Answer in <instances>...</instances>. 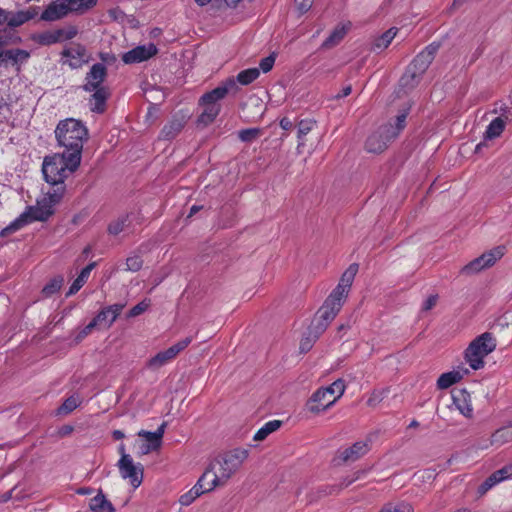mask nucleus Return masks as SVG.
Instances as JSON below:
<instances>
[{
	"label": "nucleus",
	"mask_w": 512,
	"mask_h": 512,
	"mask_svg": "<svg viewBox=\"0 0 512 512\" xmlns=\"http://www.w3.org/2000/svg\"><path fill=\"white\" fill-rule=\"evenodd\" d=\"M260 75V71L258 68H249L242 70L238 73L236 79L242 85H249L253 81H255Z\"/></svg>",
	"instance_id": "a19ab883"
},
{
	"label": "nucleus",
	"mask_w": 512,
	"mask_h": 512,
	"mask_svg": "<svg viewBox=\"0 0 512 512\" xmlns=\"http://www.w3.org/2000/svg\"><path fill=\"white\" fill-rule=\"evenodd\" d=\"M107 76V69L104 64H94L86 75L84 90L92 92L94 89L102 88V83Z\"/></svg>",
	"instance_id": "a211bd4d"
},
{
	"label": "nucleus",
	"mask_w": 512,
	"mask_h": 512,
	"mask_svg": "<svg viewBox=\"0 0 512 512\" xmlns=\"http://www.w3.org/2000/svg\"><path fill=\"white\" fill-rule=\"evenodd\" d=\"M409 109H404L395 118L394 123H387L380 126L375 132L368 136L365 149L369 153H382L388 145L395 140L406 126V118Z\"/></svg>",
	"instance_id": "20e7f679"
},
{
	"label": "nucleus",
	"mask_w": 512,
	"mask_h": 512,
	"mask_svg": "<svg viewBox=\"0 0 512 512\" xmlns=\"http://www.w3.org/2000/svg\"><path fill=\"white\" fill-rule=\"evenodd\" d=\"M508 119V114H502L501 116L492 120L485 131V139H494L499 137L503 132L505 128V122Z\"/></svg>",
	"instance_id": "bb28decb"
},
{
	"label": "nucleus",
	"mask_w": 512,
	"mask_h": 512,
	"mask_svg": "<svg viewBox=\"0 0 512 512\" xmlns=\"http://www.w3.org/2000/svg\"><path fill=\"white\" fill-rule=\"evenodd\" d=\"M422 75L423 73H418V70L412 68V65L409 64L405 73L400 78V85L404 88L411 89L419 82Z\"/></svg>",
	"instance_id": "2f4dec72"
},
{
	"label": "nucleus",
	"mask_w": 512,
	"mask_h": 512,
	"mask_svg": "<svg viewBox=\"0 0 512 512\" xmlns=\"http://www.w3.org/2000/svg\"><path fill=\"white\" fill-rule=\"evenodd\" d=\"M345 382L343 379H337L327 387L316 390L309 402V410L312 413H320L332 406L345 391Z\"/></svg>",
	"instance_id": "423d86ee"
},
{
	"label": "nucleus",
	"mask_w": 512,
	"mask_h": 512,
	"mask_svg": "<svg viewBox=\"0 0 512 512\" xmlns=\"http://www.w3.org/2000/svg\"><path fill=\"white\" fill-rule=\"evenodd\" d=\"M379 512H413V508L410 504L401 502L397 504H388Z\"/></svg>",
	"instance_id": "a18cd8bd"
},
{
	"label": "nucleus",
	"mask_w": 512,
	"mask_h": 512,
	"mask_svg": "<svg viewBox=\"0 0 512 512\" xmlns=\"http://www.w3.org/2000/svg\"><path fill=\"white\" fill-rule=\"evenodd\" d=\"M96 2L97 0H66V14L68 12L83 14L91 9Z\"/></svg>",
	"instance_id": "7c9ffc66"
},
{
	"label": "nucleus",
	"mask_w": 512,
	"mask_h": 512,
	"mask_svg": "<svg viewBox=\"0 0 512 512\" xmlns=\"http://www.w3.org/2000/svg\"><path fill=\"white\" fill-rule=\"evenodd\" d=\"M368 444L363 441L354 443L351 447L346 448L340 454L341 459L344 462H354L360 457L364 456L368 452Z\"/></svg>",
	"instance_id": "4be33fe9"
},
{
	"label": "nucleus",
	"mask_w": 512,
	"mask_h": 512,
	"mask_svg": "<svg viewBox=\"0 0 512 512\" xmlns=\"http://www.w3.org/2000/svg\"><path fill=\"white\" fill-rule=\"evenodd\" d=\"M211 475L203 473L198 479L197 483L185 494L181 495L179 502L182 506H189L194 502L196 498L204 493L210 492L213 489L210 488L209 478Z\"/></svg>",
	"instance_id": "dca6fc26"
},
{
	"label": "nucleus",
	"mask_w": 512,
	"mask_h": 512,
	"mask_svg": "<svg viewBox=\"0 0 512 512\" xmlns=\"http://www.w3.org/2000/svg\"><path fill=\"white\" fill-rule=\"evenodd\" d=\"M437 300H438V295L437 294H434V295H430L426 301L424 302L423 304V310L424 311H428V310H431L437 303Z\"/></svg>",
	"instance_id": "680f3d73"
},
{
	"label": "nucleus",
	"mask_w": 512,
	"mask_h": 512,
	"mask_svg": "<svg viewBox=\"0 0 512 512\" xmlns=\"http://www.w3.org/2000/svg\"><path fill=\"white\" fill-rule=\"evenodd\" d=\"M149 305V301L146 300L139 302L137 305L130 309V311L128 312V317H136L141 315L148 309Z\"/></svg>",
	"instance_id": "3c124183"
},
{
	"label": "nucleus",
	"mask_w": 512,
	"mask_h": 512,
	"mask_svg": "<svg viewBox=\"0 0 512 512\" xmlns=\"http://www.w3.org/2000/svg\"><path fill=\"white\" fill-rule=\"evenodd\" d=\"M346 35L344 27H336L332 33L322 43L323 49H331L338 45Z\"/></svg>",
	"instance_id": "c9c22d12"
},
{
	"label": "nucleus",
	"mask_w": 512,
	"mask_h": 512,
	"mask_svg": "<svg viewBox=\"0 0 512 512\" xmlns=\"http://www.w3.org/2000/svg\"><path fill=\"white\" fill-rule=\"evenodd\" d=\"M95 266H96V262H91L90 264H88L86 267H84L81 270V272L78 276L83 278V280H85L87 282L89 275H90L91 271L95 268Z\"/></svg>",
	"instance_id": "e2e57ef3"
},
{
	"label": "nucleus",
	"mask_w": 512,
	"mask_h": 512,
	"mask_svg": "<svg viewBox=\"0 0 512 512\" xmlns=\"http://www.w3.org/2000/svg\"><path fill=\"white\" fill-rule=\"evenodd\" d=\"M29 57V52L22 49H9L5 52V60L13 64H22L26 62Z\"/></svg>",
	"instance_id": "58836bf2"
},
{
	"label": "nucleus",
	"mask_w": 512,
	"mask_h": 512,
	"mask_svg": "<svg viewBox=\"0 0 512 512\" xmlns=\"http://www.w3.org/2000/svg\"><path fill=\"white\" fill-rule=\"evenodd\" d=\"M314 0H295V5L298 11L303 14L306 13L313 5Z\"/></svg>",
	"instance_id": "4d7b16f0"
},
{
	"label": "nucleus",
	"mask_w": 512,
	"mask_h": 512,
	"mask_svg": "<svg viewBox=\"0 0 512 512\" xmlns=\"http://www.w3.org/2000/svg\"><path fill=\"white\" fill-rule=\"evenodd\" d=\"M120 476L129 480L133 488H138L144 477V466L141 463H135L130 455H123L118 463Z\"/></svg>",
	"instance_id": "1a4fd4ad"
},
{
	"label": "nucleus",
	"mask_w": 512,
	"mask_h": 512,
	"mask_svg": "<svg viewBox=\"0 0 512 512\" xmlns=\"http://www.w3.org/2000/svg\"><path fill=\"white\" fill-rule=\"evenodd\" d=\"M203 111L198 116L197 122L204 126L212 123L220 113V105H202Z\"/></svg>",
	"instance_id": "72a5a7b5"
},
{
	"label": "nucleus",
	"mask_w": 512,
	"mask_h": 512,
	"mask_svg": "<svg viewBox=\"0 0 512 512\" xmlns=\"http://www.w3.org/2000/svg\"><path fill=\"white\" fill-rule=\"evenodd\" d=\"M343 304L344 301L330 294L317 312L318 322L314 329H317L318 333H323L340 312Z\"/></svg>",
	"instance_id": "6e6552de"
},
{
	"label": "nucleus",
	"mask_w": 512,
	"mask_h": 512,
	"mask_svg": "<svg viewBox=\"0 0 512 512\" xmlns=\"http://www.w3.org/2000/svg\"><path fill=\"white\" fill-rule=\"evenodd\" d=\"M38 14L37 7H29L26 10H21L16 13H12L8 18L5 17L4 20H7L8 25L12 27H18L25 22L33 19Z\"/></svg>",
	"instance_id": "393cba45"
},
{
	"label": "nucleus",
	"mask_w": 512,
	"mask_h": 512,
	"mask_svg": "<svg viewBox=\"0 0 512 512\" xmlns=\"http://www.w3.org/2000/svg\"><path fill=\"white\" fill-rule=\"evenodd\" d=\"M237 90L234 78L227 79L222 85L205 93L199 100L200 105H219L217 102L223 99L230 91Z\"/></svg>",
	"instance_id": "ddd939ff"
},
{
	"label": "nucleus",
	"mask_w": 512,
	"mask_h": 512,
	"mask_svg": "<svg viewBox=\"0 0 512 512\" xmlns=\"http://www.w3.org/2000/svg\"><path fill=\"white\" fill-rule=\"evenodd\" d=\"M316 122L312 119H304L298 123L297 137L298 149L305 145L304 137L314 128Z\"/></svg>",
	"instance_id": "4c0bfd02"
},
{
	"label": "nucleus",
	"mask_w": 512,
	"mask_h": 512,
	"mask_svg": "<svg viewBox=\"0 0 512 512\" xmlns=\"http://www.w3.org/2000/svg\"><path fill=\"white\" fill-rule=\"evenodd\" d=\"M138 435L144 437L150 443L149 446L143 448V454H147L150 450H157L161 446V441L154 432L141 430L138 432Z\"/></svg>",
	"instance_id": "79ce46f5"
},
{
	"label": "nucleus",
	"mask_w": 512,
	"mask_h": 512,
	"mask_svg": "<svg viewBox=\"0 0 512 512\" xmlns=\"http://www.w3.org/2000/svg\"><path fill=\"white\" fill-rule=\"evenodd\" d=\"M387 395V390H374L367 400V405L370 407H375L378 405Z\"/></svg>",
	"instance_id": "de8ad7c7"
},
{
	"label": "nucleus",
	"mask_w": 512,
	"mask_h": 512,
	"mask_svg": "<svg viewBox=\"0 0 512 512\" xmlns=\"http://www.w3.org/2000/svg\"><path fill=\"white\" fill-rule=\"evenodd\" d=\"M504 248L499 246L488 252L483 253L481 256L475 258L467 265L462 267L461 273L465 275H473L480 271L493 266L497 260L504 255Z\"/></svg>",
	"instance_id": "9d476101"
},
{
	"label": "nucleus",
	"mask_w": 512,
	"mask_h": 512,
	"mask_svg": "<svg viewBox=\"0 0 512 512\" xmlns=\"http://www.w3.org/2000/svg\"><path fill=\"white\" fill-rule=\"evenodd\" d=\"M86 283L85 280H83V278L81 277H77L74 282L72 283V285L70 286L68 292H66V297L67 296H70V295H74L76 294L82 287L83 285Z\"/></svg>",
	"instance_id": "5fc2aeb1"
},
{
	"label": "nucleus",
	"mask_w": 512,
	"mask_h": 512,
	"mask_svg": "<svg viewBox=\"0 0 512 512\" xmlns=\"http://www.w3.org/2000/svg\"><path fill=\"white\" fill-rule=\"evenodd\" d=\"M494 485L491 483L489 478H487L479 487L477 490L478 495L481 497L485 495L491 488H493Z\"/></svg>",
	"instance_id": "13d9d810"
},
{
	"label": "nucleus",
	"mask_w": 512,
	"mask_h": 512,
	"mask_svg": "<svg viewBox=\"0 0 512 512\" xmlns=\"http://www.w3.org/2000/svg\"><path fill=\"white\" fill-rule=\"evenodd\" d=\"M185 122L183 118L173 117L167 124L162 128L159 138L163 140L174 139L183 129Z\"/></svg>",
	"instance_id": "b1692460"
},
{
	"label": "nucleus",
	"mask_w": 512,
	"mask_h": 512,
	"mask_svg": "<svg viewBox=\"0 0 512 512\" xmlns=\"http://www.w3.org/2000/svg\"><path fill=\"white\" fill-rule=\"evenodd\" d=\"M247 457L248 451L240 448L217 456L204 471L205 474L211 475L208 477L210 481L209 489L225 485Z\"/></svg>",
	"instance_id": "f03ea898"
},
{
	"label": "nucleus",
	"mask_w": 512,
	"mask_h": 512,
	"mask_svg": "<svg viewBox=\"0 0 512 512\" xmlns=\"http://www.w3.org/2000/svg\"><path fill=\"white\" fill-rule=\"evenodd\" d=\"M130 215H122L112 221L108 226V232L112 235H118L123 232L130 224L129 222Z\"/></svg>",
	"instance_id": "ea45409f"
},
{
	"label": "nucleus",
	"mask_w": 512,
	"mask_h": 512,
	"mask_svg": "<svg viewBox=\"0 0 512 512\" xmlns=\"http://www.w3.org/2000/svg\"><path fill=\"white\" fill-rule=\"evenodd\" d=\"M279 125L283 130H286V131L291 130L294 127L293 121L291 119H289L288 117H283L280 120Z\"/></svg>",
	"instance_id": "0e129e2a"
},
{
	"label": "nucleus",
	"mask_w": 512,
	"mask_h": 512,
	"mask_svg": "<svg viewBox=\"0 0 512 512\" xmlns=\"http://www.w3.org/2000/svg\"><path fill=\"white\" fill-rule=\"evenodd\" d=\"M495 474L498 476L501 482L510 478L512 476V464L506 465L503 468L495 471Z\"/></svg>",
	"instance_id": "6e6d98bb"
},
{
	"label": "nucleus",
	"mask_w": 512,
	"mask_h": 512,
	"mask_svg": "<svg viewBox=\"0 0 512 512\" xmlns=\"http://www.w3.org/2000/svg\"><path fill=\"white\" fill-rule=\"evenodd\" d=\"M64 131V121H60L56 127L55 134L59 144L62 146L64 142L62 140V133Z\"/></svg>",
	"instance_id": "69168bd1"
},
{
	"label": "nucleus",
	"mask_w": 512,
	"mask_h": 512,
	"mask_svg": "<svg viewBox=\"0 0 512 512\" xmlns=\"http://www.w3.org/2000/svg\"><path fill=\"white\" fill-rule=\"evenodd\" d=\"M42 173L47 183L59 186L56 190L64 192V153L46 156L42 164Z\"/></svg>",
	"instance_id": "0eeeda50"
},
{
	"label": "nucleus",
	"mask_w": 512,
	"mask_h": 512,
	"mask_svg": "<svg viewBox=\"0 0 512 512\" xmlns=\"http://www.w3.org/2000/svg\"><path fill=\"white\" fill-rule=\"evenodd\" d=\"M262 134L260 128H247L238 132V138L245 143H251L259 138Z\"/></svg>",
	"instance_id": "37998d69"
},
{
	"label": "nucleus",
	"mask_w": 512,
	"mask_h": 512,
	"mask_svg": "<svg viewBox=\"0 0 512 512\" xmlns=\"http://www.w3.org/2000/svg\"><path fill=\"white\" fill-rule=\"evenodd\" d=\"M62 286V279H53L50 283H48L46 286H44L42 293L49 297L53 295L54 293L58 292Z\"/></svg>",
	"instance_id": "09e8293b"
},
{
	"label": "nucleus",
	"mask_w": 512,
	"mask_h": 512,
	"mask_svg": "<svg viewBox=\"0 0 512 512\" xmlns=\"http://www.w3.org/2000/svg\"><path fill=\"white\" fill-rule=\"evenodd\" d=\"M124 305L114 304L103 308L96 317L83 329L84 336H87L95 327L108 329L116 320Z\"/></svg>",
	"instance_id": "f8f14e48"
},
{
	"label": "nucleus",
	"mask_w": 512,
	"mask_h": 512,
	"mask_svg": "<svg viewBox=\"0 0 512 512\" xmlns=\"http://www.w3.org/2000/svg\"><path fill=\"white\" fill-rule=\"evenodd\" d=\"M494 485L491 483L489 478H487L479 487L477 490L478 495L481 497L485 495L491 488H493Z\"/></svg>",
	"instance_id": "bf43d9fd"
},
{
	"label": "nucleus",
	"mask_w": 512,
	"mask_h": 512,
	"mask_svg": "<svg viewBox=\"0 0 512 512\" xmlns=\"http://www.w3.org/2000/svg\"><path fill=\"white\" fill-rule=\"evenodd\" d=\"M82 402L83 398L77 393L66 398V413L74 411Z\"/></svg>",
	"instance_id": "8fccbe9b"
},
{
	"label": "nucleus",
	"mask_w": 512,
	"mask_h": 512,
	"mask_svg": "<svg viewBox=\"0 0 512 512\" xmlns=\"http://www.w3.org/2000/svg\"><path fill=\"white\" fill-rule=\"evenodd\" d=\"M495 348L496 340L492 333L485 332L469 344L465 350V359L473 370H479L484 366V358Z\"/></svg>",
	"instance_id": "39448f33"
},
{
	"label": "nucleus",
	"mask_w": 512,
	"mask_h": 512,
	"mask_svg": "<svg viewBox=\"0 0 512 512\" xmlns=\"http://www.w3.org/2000/svg\"><path fill=\"white\" fill-rule=\"evenodd\" d=\"M510 441H512V422L506 426L497 429L491 435L492 445L500 446Z\"/></svg>",
	"instance_id": "c756f323"
},
{
	"label": "nucleus",
	"mask_w": 512,
	"mask_h": 512,
	"mask_svg": "<svg viewBox=\"0 0 512 512\" xmlns=\"http://www.w3.org/2000/svg\"><path fill=\"white\" fill-rule=\"evenodd\" d=\"M143 260L139 255H132L126 259L128 271L137 272L142 268Z\"/></svg>",
	"instance_id": "49530a36"
},
{
	"label": "nucleus",
	"mask_w": 512,
	"mask_h": 512,
	"mask_svg": "<svg viewBox=\"0 0 512 512\" xmlns=\"http://www.w3.org/2000/svg\"><path fill=\"white\" fill-rule=\"evenodd\" d=\"M315 332L312 334V330L307 337L303 338L300 342V351L301 353H307L314 345L316 339L319 337L321 333H318L317 329H314Z\"/></svg>",
	"instance_id": "c03bdc74"
},
{
	"label": "nucleus",
	"mask_w": 512,
	"mask_h": 512,
	"mask_svg": "<svg viewBox=\"0 0 512 512\" xmlns=\"http://www.w3.org/2000/svg\"><path fill=\"white\" fill-rule=\"evenodd\" d=\"M17 490V486H15L14 488H12L11 490L5 492L4 494H2L0 496V502H8L9 500L11 499H17V500H21L24 498V495L20 494V493H17L14 495V492Z\"/></svg>",
	"instance_id": "864d4df0"
},
{
	"label": "nucleus",
	"mask_w": 512,
	"mask_h": 512,
	"mask_svg": "<svg viewBox=\"0 0 512 512\" xmlns=\"http://www.w3.org/2000/svg\"><path fill=\"white\" fill-rule=\"evenodd\" d=\"M357 272L358 264H351L342 274L338 285L330 294L345 302Z\"/></svg>",
	"instance_id": "4468645a"
},
{
	"label": "nucleus",
	"mask_w": 512,
	"mask_h": 512,
	"mask_svg": "<svg viewBox=\"0 0 512 512\" xmlns=\"http://www.w3.org/2000/svg\"><path fill=\"white\" fill-rule=\"evenodd\" d=\"M62 197L63 191L60 189L48 191L35 205L26 207L13 222L3 228L0 236L6 237L35 221H46L54 213V207L60 203Z\"/></svg>",
	"instance_id": "f257e3e1"
},
{
	"label": "nucleus",
	"mask_w": 512,
	"mask_h": 512,
	"mask_svg": "<svg viewBox=\"0 0 512 512\" xmlns=\"http://www.w3.org/2000/svg\"><path fill=\"white\" fill-rule=\"evenodd\" d=\"M89 506L93 512H115L114 506L106 498L102 490H99L97 495L90 500Z\"/></svg>",
	"instance_id": "a878e982"
},
{
	"label": "nucleus",
	"mask_w": 512,
	"mask_h": 512,
	"mask_svg": "<svg viewBox=\"0 0 512 512\" xmlns=\"http://www.w3.org/2000/svg\"><path fill=\"white\" fill-rule=\"evenodd\" d=\"M468 373L469 371L466 368L443 373L437 380V386L439 389H447L453 384L459 382L464 377V375Z\"/></svg>",
	"instance_id": "5701e85b"
},
{
	"label": "nucleus",
	"mask_w": 512,
	"mask_h": 512,
	"mask_svg": "<svg viewBox=\"0 0 512 512\" xmlns=\"http://www.w3.org/2000/svg\"><path fill=\"white\" fill-rule=\"evenodd\" d=\"M88 60L89 56L84 46L76 43L66 45V63H68L71 68H79L87 63Z\"/></svg>",
	"instance_id": "6ab92c4d"
},
{
	"label": "nucleus",
	"mask_w": 512,
	"mask_h": 512,
	"mask_svg": "<svg viewBox=\"0 0 512 512\" xmlns=\"http://www.w3.org/2000/svg\"><path fill=\"white\" fill-rule=\"evenodd\" d=\"M453 404L463 416L467 418L473 416L471 395L467 391L460 390L457 394L453 395Z\"/></svg>",
	"instance_id": "412c9836"
},
{
	"label": "nucleus",
	"mask_w": 512,
	"mask_h": 512,
	"mask_svg": "<svg viewBox=\"0 0 512 512\" xmlns=\"http://www.w3.org/2000/svg\"><path fill=\"white\" fill-rule=\"evenodd\" d=\"M93 92L90 98V110L102 114L106 111V101L110 97V90L108 87H102L94 89Z\"/></svg>",
	"instance_id": "aec40b11"
},
{
	"label": "nucleus",
	"mask_w": 512,
	"mask_h": 512,
	"mask_svg": "<svg viewBox=\"0 0 512 512\" xmlns=\"http://www.w3.org/2000/svg\"><path fill=\"white\" fill-rule=\"evenodd\" d=\"M64 16V0H57L51 3L41 15L44 21H55Z\"/></svg>",
	"instance_id": "cd10ccee"
},
{
	"label": "nucleus",
	"mask_w": 512,
	"mask_h": 512,
	"mask_svg": "<svg viewBox=\"0 0 512 512\" xmlns=\"http://www.w3.org/2000/svg\"><path fill=\"white\" fill-rule=\"evenodd\" d=\"M397 31L398 30L394 27L388 29L386 32H384L382 35H380L374 40L372 49L376 51L387 48L389 44L392 42V40L395 38Z\"/></svg>",
	"instance_id": "f704fd0d"
},
{
	"label": "nucleus",
	"mask_w": 512,
	"mask_h": 512,
	"mask_svg": "<svg viewBox=\"0 0 512 512\" xmlns=\"http://www.w3.org/2000/svg\"><path fill=\"white\" fill-rule=\"evenodd\" d=\"M282 425V422L280 420H272L264 424L263 427H261L256 434L254 435L255 441H262L266 439V437L278 430Z\"/></svg>",
	"instance_id": "e433bc0d"
},
{
	"label": "nucleus",
	"mask_w": 512,
	"mask_h": 512,
	"mask_svg": "<svg viewBox=\"0 0 512 512\" xmlns=\"http://www.w3.org/2000/svg\"><path fill=\"white\" fill-rule=\"evenodd\" d=\"M78 33V29L75 26H66V40L74 38Z\"/></svg>",
	"instance_id": "338daca9"
},
{
	"label": "nucleus",
	"mask_w": 512,
	"mask_h": 512,
	"mask_svg": "<svg viewBox=\"0 0 512 512\" xmlns=\"http://www.w3.org/2000/svg\"><path fill=\"white\" fill-rule=\"evenodd\" d=\"M422 75L423 73H418V70L412 68V65L409 64L405 73L400 78V85L404 88L411 89L419 82Z\"/></svg>",
	"instance_id": "473e14b6"
},
{
	"label": "nucleus",
	"mask_w": 512,
	"mask_h": 512,
	"mask_svg": "<svg viewBox=\"0 0 512 512\" xmlns=\"http://www.w3.org/2000/svg\"><path fill=\"white\" fill-rule=\"evenodd\" d=\"M440 48V43L433 42L425 47L410 63L412 68H416L418 73H425L430 64L435 58L436 53Z\"/></svg>",
	"instance_id": "f3484780"
},
{
	"label": "nucleus",
	"mask_w": 512,
	"mask_h": 512,
	"mask_svg": "<svg viewBox=\"0 0 512 512\" xmlns=\"http://www.w3.org/2000/svg\"><path fill=\"white\" fill-rule=\"evenodd\" d=\"M66 170L75 172L82 160L84 143L89 139V131L86 125L74 118H66Z\"/></svg>",
	"instance_id": "7ed1b4c3"
},
{
	"label": "nucleus",
	"mask_w": 512,
	"mask_h": 512,
	"mask_svg": "<svg viewBox=\"0 0 512 512\" xmlns=\"http://www.w3.org/2000/svg\"><path fill=\"white\" fill-rule=\"evenodd\" d=\"M157 51V47L152 43L148 45H140L124 53L122 61L125 64L140 63L154 56Z\"/></svg>",
	"instance_id": "2eb2a0df"
},
{
	"label": "nucleus",
	"mask_w": 512,
	"mask_h": 512,
	"mask_svg": "<svg viewBox=\"0 0 512 512\" xmlns=\"http://www.w3.org/2000/svg\"><path fill=\"white\" fill-rule=\"evenodd\" d=\"M274 63H275V55L274 54H271L265 58H263L261 61H260V68L261 70L264 72V73H267L269 72L273 66H274Z\"/></svg>",
	"instance_id": "603ef678"
},
{
	"label": "nucleus",
	"mask_w": 512,
	"mask_h": 512,
	"mask_svg": "<svg viewBox=\"0 0 512 512\" xmlns=\"http://www.w3.org/2000/svg\"><path fill=\"white\" fill-rule=\"evenodd\" d=\"M494 485L491 483L489 478H487L479 487L477 490L478 495L481 497L485 495L491 488H493Z\"/></svg>",
	"instance_id": "052dcab7"
},
{
	"label": "nucleus",
	"mask_w": 512,
	"mask_h": 512,
	"mask_svg": "<svg viewBox=\"0 0 512 512\" xmlns=\"http://www.w3.org/2000/svg\"><path fill=\"white\" fill-rule=\"evenodd\" d=\"M64 32L62 29L49 30L37 34L34 39L41 45H52L62 41Z\"/></svg>",
	"instance_id": "c85d7f7f"
},
{
	"label": "nucleus",
	"mask_w": 512,
	"mask_h": 512,
	"mask_svg": "<svg viewBox=\"0 0 512 512\" xmlns=\"http://www.w3.org/2000/svg\"><path fill=\"white\" fill-rule=\"evenodd\" d=\"M192 342V337H186L168 349L158 352L154 357L147 361L146 367L151 370H158L162 366L172 361L176 356L183 351Z\"/></svg>",
	"instance_id": "9b49d317"
},
{
	"label": "nucleus",
	"mask_w": 512,
	"mask_h": 512,
	"mask_svg": "<svg viewBox=\"0 0 512 512\" xmlns=\"http://www.w3.org/2000/svg\"><path fill=\"white\" fill-rule=\"evenodd\" d=\"M351 91H352L351 85H347L342 89V91L340 93H338L334 96V99H340V98L346 97V96L350 95Z\"/></svg>",
	"instance_id": "774afa93"
}]
</instances>
